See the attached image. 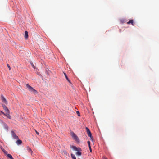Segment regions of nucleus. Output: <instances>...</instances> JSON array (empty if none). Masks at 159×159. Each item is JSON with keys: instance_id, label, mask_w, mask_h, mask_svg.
Here are the masks:
<instances>
[{"instance_id": "6e6552de", "label": "nucleus", "mask_w": 159, "mask_h": 159, "mask_svg": "<svg viewBox=\"0 0 159 159\" xmlns=\"http://www.w3.org/2000/svg\"><path fill=\"white\" fill-rule=\"evenodd\" d=\"M10 111H9V113L6 112V114H5V116H6L9 119H11V116H10Z\"/></svg>"}, {"instance_id": "393cba45", "label": "nucleus", "mask_w": 159, "mask_h": 159, "mask_svg": "<svg viewBox=\"0 0 159 159\" xmlns=\"http://www.w3.org/2000/svg\"><path fill=\"white\" fill-rule=\"evenodd\" d=\"M35 132H36V134L38 135H39V133L37 131L35 130Z\"/></svg>"}, {"instance_id": "f8f14e48", "label": "nucleus", "mask_w": 159, "mask_h": 159, "mask_svg": "<svg viewBox=\"0 0 159 159\" xmlns=\"http://www.w3.org/2000/svg\"><path fill=\"white\" fill-rule=\"evenodd\" d=\"M7 157L10 158V159H14V158H13L12 156L10 154H7Z\"/></svg>"}, {"instance_id": "39448f33", "label": "nucleus", "mask_w": 159, "mask_h": 159, "mask_svg": "<svg viewBox=\"0 0 159 159\" xmlns=\"http://www.w3.org/2000/svg\"><path fill=\"white\" fill-rule=\"evenodd\" d=\"M11 134L12 137L15 139H18V137L16 135L14 131H11Z\"/></svg>"}, {"instance_id": "a878e982", "label": "nucleus", "mask_w": 159, "mask_h": 159, "mask_svg": "<svg viewBox=\"0 0 159 159\" xmlns=\"http://www.w3.org/2000/svg\"><path fill=\"white\" fill-rule=\"evenodd\" d=\"M103 159H107L106 157H103Z\"/></svg>"}, {"instance_id": "423d86ee", "label": "nucleus", "mask_w": 159, "mask_h": 159, "mask_svg": "<svg viewBox=\"0 0 159 159\" xmlns=\"http://www.w3.org/2000/svg\"><path fill=\"white\" fill-rule=\"evenodd\" d=\"M2 106L5 112H6L9 113V111H10L8 109L7 107L5 106V105L4 104H3Z\"/></svg>"}, {"instance_id": "aec40b11", "label": "nucleus", "mask_w": 159, "mask_h": 159, "mask_svg": "<svg viewBox=\"0 0 159 159\" xmlns=\"http://www.w3.org/2000/svg\"><path fill=\"white\" fill-rule=\"evenodd\" d=\"M76 112L77 114L79 116H80V112L79 111H76Z\"/></svg>"}, {"instance_id": "1a4fd4ad", "label": "nucleus", "mask_w": 159, "mask_h": 159, "mask_svg": "<svg viewBox=\"0 0 159 159\" xmlns=\"http://www.w3.org/2000/svg\"><path fill=\"white\" fill-rule=\"evenodd\" d=\"M27 149L29 152L31 153V154L33 152L31 149L29 147H27Z\"/></svg>"}, {"instance_id": "0eeeda50", "label": "nucleus", "mask_w": 159, "mask_h": 159, "mask_svg": "<svg viewBox=\"0 0 159 159\" xmlns=\"http://www.w3.org/2000/svg\"><path fill=\"white\" fill-rule=\"evenodd\" d=\"M1 99L2 102H4L6 104L7 103V102L5 99V98L2 95H1Z\"/></svg>"}, {"instance_id": "b1692460", "label": "nucleus", "mask_w": 159, "mask_h": 159, "mask_svg": "<svg viewBox=\"0 0 159 159\" xmlns=\"http://www.w3.org/2000/svg\"><path fill=\"white\" fill-rule=\"evenodd\" d=\"M1 113L2 114H3V115H4V116L5 115V114L4 112H2V111H1Z\"/></svg>"}, {"instance_id": "9d476101", "label": "nucleus", "mask_w": 159, "mask_h": 159, "mask_svg": "<svg viewBox=\"0 0 159 159\" xmlns=\"http://www.w3.org/2000/svg\"><path fill=\"white\" fill-rule=\"evenodd\" d=\"M3 125H4V128L7 131L8 130V126L7 125L5 124V123H4V124H3Z\"/></svg>"}, {"instance_id": "f3484780", "label": "nucleus", "mask_w": 159, "mask_h": 159, "mask_svg": "<svg viewBox=\"0 0 159 159\" xmlns=\"http://www.w3.org/2000/svg\"><path fill=\"white\" fill-rule=\"evenodd\" d=\"M30 64L32 66L34 69H35V66H34V65L33 64L32 62H30Z\"/></svg>"}, {"instance_id": "20e7f679", "label": "nucleus", "mask_w": 159, "mask_h": 159, "mask_svg": "<svg viewBox=\"0 0 159 159\" xmlns=\"http://www.w3.org/2000/svg\"><path fill=\"white\" fill-rule=\"evenodd\" d=\"M86 130L88 136H89L91 139L93 140V138L92 137V134L90 130L87 127L86 128Z\"/></svg>"}, {"instance_id": "5701e85b", "label": "nucleus", "mask_w": 159, "mask_h": 159, "mask_svg": "<svg viewBox=\"0 0 159 159\" xmlns=\"http://www.w3.org/2000/svg\"><path fill=\"white\" fill-rule=\"evenodd\" d=\"M89 149L90 152H92V149H91V146H89Z\"/></svg>"}, {"instance_id": "412c9836", "label": "nucleus", "mask_w": 159, "mask_h": 159, "mask_svg": "<svg viewBox=\"0 0 159 159\" xmlns=\"http://www.w3.org/2000/svg\"><path fill=\"white\" fill-rule=\"evenodd\" d=\"M87 143H88V146H90V142L89 141H88Z\"/></svg>"}, {"instance_id": "dca6fc26", "label": "nucleus", "mask_w": 159, "mask_h": 159, "mask_svg": "<svg viewBox=\"0 0 159 159\" xmlns=\"http://www.w3.org/2000/svg\"><path fill=\"white\" fill-rule=\"evenodd\" d=\"M71 156L73 159H76L75 155L72 154H71Z\"/></svg>"}, {"instance_id": "4468645a", "label": "nucleus", "mask_w": 159, "mask_h": 159, "mask_svg": "<svg viewBox=\"0 0 159 159\" xmlns=\"http://www.w3.org/2000/svg\"><path fill=\"white\" fill-rule=\"evenodd\" d=\"M132 24V25H134L133 21L132 20H130L129 21L127 22V24Z\"/></svg>"}, {"instance_id": "ddd939ff", "label": "nucleus", "mask_w": 159, "mask_h": 159, "mask_svg": "<svg viewBox=\"0 0 159 159\" xmlns=\"http://www.w3.org/2000/svg\"><path fill=\"white\" fill-rule=\"evenodd\" d=\"M64 75L65 76V77L66 79L70 83L69 79H68L67 75H66V74L65 73H64Z\"/></svg>"}, {"instance_id": "a211bd4d", "label": "nucleus", "mask_w": 159, "mask_h": 159, "mask_svg": "<svg viewBox=\"0 0 159 159\" xmlns=\"http://www.w3.org/2000/svg\"><path fill=\"white\" fill-rule=\"evenodd\" d=\"M63 153H64V154L66 155V156H68L69 155V154L66 151H63Z\"/></svg>"}, {"instance_id": "4be33fe9", "label": "nucleus", "mask_w": 159, "mask_h": 159, "mask_svg": "<svg viewBox=\"0 0 159 159\" xmlns=\"http://www.w3.org/2000/svg\"><path fill=\"white\" fill-rule=\"evenodd\" d=\"M7 67H8V68H9V70H10L11 69V67H10V66H9V65L8 64H7Z\"/></svg>"}, {"instance_id": "9b49d317", "label": "nucleus", "mask_w": 159, "mask_h": 159, "mask_svg": "<svg viewBox=\"0 0 159 159\" xmlns=\"http://www.w3.org/2000/svg\"><path fill=\"white\" fill-rule=\"evenodd\" d=\"M25 37L26 39L28 37V32L27 31H25Z\"/></svg>"}, {"instance_id": "f257e3e1", "label": "nucleus", "mask_w": 159, "mask_h": 159, "mask_svg": "<svg viewBox=\"0 0 159 159\" xmlns=\"http://www.w3.org/2000/svg\"><path fill=\"white\" fill-rule=\"evenodd\" d=\"M72 148L75 151H77V152L76 153V154L78 156H81V149L80 148H77L75 146H73L72 147Z\"/></svg>"}, {"instance_id": "7ed1b4c3", "label": "nucleus", "mask_w": 159, "mask_h": 159, "mask_svg": "<svg viewBox=\"0 0 159 159\" xmlns=\"http://www.w3.org/2000/svg\"><path fill=\"white\" fill-rule=\"evenodd\" d=\"M71 135L72 137L74 138V139L76 141L78 142H79L80 140L76 134H75V133L73 132H71Z\"/></svg>"}, {"instance_id": "2eb2a0df", "label": "nucleus", "mask_w": 159, "mask_h": 159, "mask_svg": "<svg viewBox=\"0 0 159 159\" xmlns=\"http://www.w3.org/2000/svg\"><path fill=\"white\" fill-rule=\"evenodd\" d=\"M22 143V141L20 140H18L16 142V143L18 145H20Z\"/></svg>"}, {"instance_id": "6ab92c4d", "label": "nucleus", "mask_w": 159, "mask_h": 159, "mask_svg": "<svg viewBox=\"0 0 159 159\" xmlns=\"http://www.w3.org/2000/svg\"><path fill=\"white\" fill-rule=\"evenodd\" d=\"M2 150L5 154H6V155H7V152L4 149H2Z\"/></svg>"}, {"instance_id": "f03ea898", "label": "nucleus", "mask_w": 159, "mask_h": 159, "mask_svg": "<svg viewBox=\"0 0 159 159\" xmlns=\"http://www.w3.org/2000/svg\"><path fill=\"white\" fill-rule=\"evenodd\" d=\"M26 86L28 89L29 91L34 93L36 94L37 93V92L36 90L33 89V88L29 85L28 84H26Z\"/></svg>"}]
</instances>
